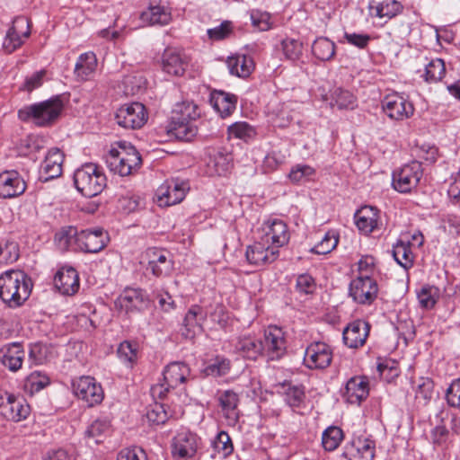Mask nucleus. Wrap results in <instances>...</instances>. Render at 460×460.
<instances>
[{"mask_svg": "<svg viewBox=\"0 0 460 460\" xmlns=\"http://www.w3.org/2000/svg\"><path fill=\"white\" fill-rule=\"evenodd\" d=\"M31 279L22 270H10L0 276V298L9 307L22 305L30 296Z\"/></svg>", "mask_w": 460, "mask_h": 460, "instance_id": "nucleus-1", "label": "nucleus"}, {"mask_svg": "<svg viewBox=\"0 0 460 460\" xmlns=\"http://www.w3.org/2000/svg\"><path fill=\"white\" fill-rule=\"evenodd\" d=\"M200 116L199 107L193 102L177 103L172 116L170 132L182 141H191L198 133L195 121Z\"/></svg>", "mask_w": 460, "mask_h": 460, "instance_id": "nucleus-2", "label": "nucleus"}, {"mask_svg": "<svg viewBox=\"0 0 460 460\" xmlns=\"http://www.w3.org/2000/svg\"><path fill=\"white\" fill-rule=\"evenodd\" d=\"M64 103L59 95L49 100L25 106L18 111V118L22 121H32L39 127L51 126L60 116Z\"/></svg>", "mask_w": 460, "mask_h": 460, "instance_id": "nucleus-3", "label": "nucleus"}, {"mask_svg": "<svg viewBox=\"0 0 460 460\" xmlns=\"http://www.w3.org/2000/svg\"><path fill=\"white\" fill-rule=\"evenodd\" d=\"M107 179L102 169L95 164L87 163L75 170L74 183L84 197L93 198L104 190Z\"/></svg>", "mask_w": 460, "mask_h": 460, "instance_id": "nucleus-4", "label": "nucleus"}, {"mask_svg": "<svg viewBox=\"0 0 460 460\" xmlns=\"http://www.w3.org/2000/svg\"><path fill=\"white\" fill-rule=\"evenodd\" d=\"M190 376V368L182 361H173L166 365L163 370V379L160 383L152 386L154 396L164 399L168 393L185 384Z\"/></svg>", "mask_w": 460, "mask_h": 460, "instance_id": "nucleus-5", "label": "nucleus"}, {"mask_svg": "<svg viewBox=\"0 0 460 460\" xmlns=\"http://www.w3.org/2000/svg\"><path fill=\"white\" fill-rule=\"evenodd\" d=\"M111 171L120 176H128L140 168L142 158L139 152L131 145L119 144V149L112 148L107 159Z\"/></svg>", "mask_w": 460, "mask_h": 460, "instance_id": "nucleus-6", "label": "nucleus"}, {"mask_svg": "<svg viewBox=\"0 0 460 460\" xmlns=\"http://www.w3.org/2000/svg\"><path fill=\"white\" fill-rule=\"evenodd\" d=\"M422 175L421 163L412 161L393 172L392 185L398 192L409 193L417 187Z\"/></svg>", "mask_w": 460, "mask_h": 460, "instance_id": "nucleus-7", "label": "nucleus"}, {"mask_svg": "<svg viewBox=\"0 0 460 460\" xmlns=\"http://www.w3.org/2000/svg\"><path fill=\"white\" fill-rule=\"evenodd\" d=\"M117 124L127 129L142 128L147 121L146 107L140 102H131L119 107L115 114Z\"/></svg>", "mask_w": 460, "mask_h": 460, "instance_id": "nucleus-8", "label": "nucleus"}, {"mask_svg": "<svg viewBox=\"0 0 460 460\" xmlns=\"http://www.w3.org/2000/svg\"><path fill=\"white\" fill-rule=\"evenodd\" d=\"M349 296L360 305H371L376 298L378 286L369 275H359L349 284Z\"/></svg>", "mask_w": 460, "mask_h": 460, "instance_id": "nucleus-9", "label": "nucleus"}, {"mask_svg": "<svg viewBox=\"0 0 460 460\" xmlns=\"http://www.w3.org/2000/svg\"><path fill=\"white\" fill-rule=\"evenodd\" d=\"M72 385L74 394L84 401L89 407L97 405L103 400V390L92 376H81L73 381Z\"/></svg>", "mask_w": 460, "mask_h": 460, "instance_id": "nucleus-10", "label": "nucleus"}, {"mask_svg": "<svg viewBox=\"0 0 460 460\" xmlns=\"http://www.w3.org/2000/svg\"><path fill=\"white\" fill-rule=\"evenodd\" d=\"M190 62V57L183 50L176 48H166L161 56L162 70L173 76H182Z\"/></svg>", "mask_w": 460, "mask_h": 460, "instance_id": "nucleus-11", "label": "nucleus"}, {"mask_svg": "<svg viewBox=\"0 0 460 460\" xmlns=\"http://www.w3.org/2000/svg\"><path fill=\"white\" fill-rule=\"evenodd\" d=\"M0 408L3 409L2 413L6 419L15 422L25 420L31 412V407L23 397L8 392L0 395Z\"/></svg>", "mask_w": 460, "mask_h": 460, "instance_id": "nucleus-12", "label": "nucleus"}, {"mask_svg": "<svg viewBox=\"0 0 460 460\" xmlns=\"http://www.w3.org/2000/svg\"><path fill=\"white\" fill-rule=\"evenodd\" d=\"M332 360V350L325 342H312L305 349L304 364L310 369H323L329 367Z\"/></svg>", "mask_w": 460, "mask_h": 460, "instance_id": "nucleus-13", "label": "nucleus"}, {"mask_svg": "<svg viewBox=\"0 0 460 460\" xmlns=\"http://www.w3.org/2000/svg\"><path fill=\"white\" fill-rule=\"evenodd\" d=\"M381 103L384 112L392 119L403 120L414 112L412 103L398 93L386 95Z\"/></svg>", "mask_w": 460, "mask_h": 460, "instance_id": "nucleus-14", "label": "nucleus"}, {"mask_svg": "<svg viewBox=\"0 0 460 460\" xmlns=\"http://www.w3.org/2000/svg\"><path fill=\"white\" fill-rule=\"evenodd\" d=\"M188 190L189 186L185 181H166L156 190L159 205L169 207L181 202Z\"/></svg>", "mask_w": 460, "mask_h": 460, "instance_id": "nucleus-15", "label": "nucleus"}, {"mask_svg": "<svg viewBox=\"0 0 460 460\" xmlns=\"http://www.w3.org/2000/svg\"><path fill=\"white\" fill-rule=\"evenodd\" d=\"M376 443L373 439L358 436L348 442L342 456L348 460H373Z\"/></svg>", "mask_w": 460, "mask_h": 460, "instance_id": "nucleus-16", "label": "nucleus"}, {"mask_svg": "<svg viewBox=\"0 0 460 460\" xmlns=\"http://www.w3.org/2000/svg\"><path fill=\"white\" fill-rule=\"evenodd\" d=\"M110 241L102 228L84 229L79 232L77 247L88 253H96L104 249Z\"/></svg>", "mask_w": 460, "mask_h": 460, "instance_id": "nucleus-17", "label": "nucleus"}, {"mask_svg": "<svg viewBox=\"0 0 460 460\" xmlns=\"http://www.w3.org/2000/svg\"><path fill=\"white\" fill-rule=\"evenodd\" d=\"M263 356L269 360H278L281 358L287 349L286 340L282 330L277 326L269 327L264 333Z\"/></svg>", "mask_w": 460, "mask_h": 460, "instance_id": "nucleus-18", "label": "nucleus"}, {"mask_svg": "<svg viewBox=\"0 0 460 460\" xmlns=\"http://www.w3.org/2000/svg\"><path fill=\"white\" fill-rule=\"evenodd\" d=\"M30 34L29 20L23 16L15 18L4 38V49L9 53L13 52L23 44L24 40L29 38Z\"/></svg>", "mask_w": 460, "mask_h": 460, "instance_id": "nucleus-19", "label": "nucleus"}, {"mask_svg": "<svg viewBox=\"0 0 460 460\" xmlns=\"http://www.w3.org/2000/svg\"><path fill=\"white\" fill-rule=\"evenodd\" d=\"M279 251L262 240L247 246L245 257L249 264L260 267L271 263L279 257Z\"/></svg>", "mask_w": 460, "mask_h": 460, "instance_id": "nucleus-20", "label": "nucleus"}, {"mask_svg": "<svg viewBox=\"0 0 460 460\" xmlns=\"http://www.w3.org/2000/svg\"><path fill=\"white\" fill-rule=\"evenodd\" d=\"M26 188L25 181L17 171L10 170L0 173V198L19 197L25 192Z\"/></svg>", "mask_w": 460, "mask_h": 460, "instance_id": "nucleus-21", "label": "nucleus"}, {"mask_svg": "<svg viewBox=\"0 0 460 460\" xmlns=\"http://www.w3.org/2000/svg\"><path fill=\"white\" fill-rule=\"evenodd\" d=\"M148 303V297L142 289L126 288L116 299L115 305L128 314L144 310Z\"/></svg>", "mask_w": 460, "mask_h": 460, "instance_id": "nucleus-22", "label": "nucleus"}, {"mask_svg": "<svg viewBox=\"0 0 460 460\" xmlns=\"http://www.w3.org/2000/svg\"><path fill=\"white\" fill-rule=\"evenodd\" d=\"M261 240L271 247L279 248L286 245L290 238L287 224L280 219H273L263 226Z\"/></svg>", "mask_w": 460, "mask_h": 460, "instance_id": "nucleus-23", "label": "nucleus"}, {"mask_svg": "<svg viewBox=\"0 0 460 460\" xmlns=\"http://www.w3.org/2000/svg\"><path fill=\"white\" fill-rule=\"evenodd\" d=\"M54 287L64 296H74L80 288L79 276L71 266L61 267L54 276Z\"/></svg>", "mask_w": 460, "mask_h": 460, "instance_id": "nucleus-24", "label": "nucleus"}, {"mask_svg": "<svg viewBox=\"0 0 460 460\" xmlns=\"http://www.w3.org/2000/svg\"><path fill=\"white\" fill-rule=\"evenodd\" d=\"M369 394V382L367 376H356L350 377L345 385L341 395L350 404H360Z\"/></svg>", "mask_w": 460, "mask_h": 460, "instance_id": "nucleus-25", "label": "nucleus"}, {"mask_svg": "<svg viewBox=\"0 0 460 460\" xmlns=\"http://www.w3.org/2000/svg\"><path fill=\"white\" fill-rule=\"evenodd\" d=\"M370 324L364 320H355L349 323L342 332L344 344L350 349L362 347L369 335Z\"/></svg>", "mask_w": 460, "mask_h": 460, "instance_id": "nucleus-26", "label": "nucleus"}, {"mask_svg": "<svg viewBox=\"0 0 460 460\" xmlns=\"http://www.w3.org/2000/svg\"><path fill=\"white\" fill-rule=\"evenodd\" d=\"M199 438L190 432H181L172 442V454L174 457L187 459L193 457L199 447Z\"/></svg>", "mask_w": 460, "mask_h": 460, "instance_id": "nucleus-27", "label": "nucleus"}, {"mask_svg": "<svg viewBox=\"0 0 460 460\" xmlns=\"http://www.w3.org/2000/svg\"><path fill=\"white\" fill-rule=\"evenodd\" d=\"M208 317V313L199 305H192L185 314L183 319L182 334L188 338L192 339L198 332L203 331V323Z\"/></svg>", "mask_w": 460, "mask_h": 460, "instance_id": "nucleus-28", "label": "nucleus"}, {"mask_svg": "<svg viewBox=\"0 0 460 460\" xmlns=\"http://www.w3.org/2000/svg\"><path fill=\"white\" fill-rule=\"evenodd\" d=\"M63 161L64 155L58 148L49 150L41 164L40 179L48 181L59 177L62 173Z\"/></svg>", "mask_w": 460, "mask_h": 460, "instance_id": "nucleus-29", "label": "nucleus"}, {"mask_svg": "<svg viewBox=\"0 0 460 460\" xmlns=\"http://www.w3.org/2000/svg\"><path fill=\"white\" fill-rule=\"evenodd\" d=\"M25 351L20 342H12L0 349V362L12 372L22 368Z\"/></svg>", "mask_w": 460, "mask_h": 460, "instance_id": "nucleus-30", "label": "nucleus"}, {"mask_svg": "<svg viewBox=\"0 0 460 460\" xmlns=\"http://www.w3.org/2000/svg\"><path fill=\"white\" fill-rule=\"evenodd\" d=\"M218 402L224 417L229 425H235L239 419V397L232 390H226L218 395Z\"/></svg>", "mask_w": 460, "mask_h": 460, "instance_id": "nucleus-31", "label": "nucleus"}, {"mask_svg": "<svg viewBox=\"0 0 460 460\" xmlns=\"http://www.w3.org/2000/svg\"><path fill=\"white\" fill-rule=\"evenodd\" d=\"M209 102L222 118H226L235 110L237 97L223 91H213L210 93Z\"/></svg>", "mask_w": 460, "mask_h": 460, "instance_id": "nucleus-32", "label": "nucleus"}, {"mask_svg": "<svg viewBox=\"0 0 460 460\" xmlns=\"http://www.w3.org/2000/svg\"><path fill=\"white\" fill-rule=\"evenodd\" d=\"M355 220L361 232L370 234L379 227V210L371 206H364L356 212Z\"/></svg>", "mask_w": 460, "mask_h": 460, "instance_id": "nucleus-33", "label": "nucleus"}, {"mask_svg": "<svg viewBox=\"0 0 460 460\" xmlns=\"http://www.w3.org/2000/svg\"><path fill=\"white\" fill-rule=\"evenodd\" d=\"M238 352L245 358L256 360L263 355L262 340L254 336L241 337L236 344Z\"/></svg>", "mask_w": 460, "mask_h": 460, "instance_id": "nucleus-34", "label": "nucleus"}, {"mask_svg": "<svg viewBox=\"0 0 460 460\" xmlns=\"http://www.w3.org/2000/svg\"><path fill=\"white\" fill-rule=\"evenodd\" d=\"M226 64L231 75L243 78L249 76L254 67L252 59L245 55L229 57Z\"/></svg>", "mask_w": 460, "mask_h": 460, "instance_id": "nucleus-35", "label": "nucleus"}, {"mask_svg": "<svg viewBox=\"0 0 460 460\" xmlns=\"http://www.w3.org/2000/svg\"><path fill=\"white\" fill-rule=\"evenodd\" d=\"M392 253L394 261L404 270H409L413 266L414 256L410 241L398 240L393 246Z\"/></svg>", "mask_w": 460, "mask_h": 460, "instance_id": "nucleus-36", "label": "nucleus"}, {"mask_svg": "<svg viewBox=\"0 0 460 460\" xmlns=\"http://www.w3.org/2000/svg\"><path fill=\"white\" fill-rule=\"evenodd\" d=\"M97 67V58L93 52L79 56L75 66V74L81 80H88Z\"/></svg>", "mask_w": 460, "mask_h": 460, "instance_id": "nucleus-37", "label": "nucleus"}, {"mask_svg": "<svg viewBox=\"0 0 460 460\" xmlns=\"http://www.w3.org/2000/svg\"><path fill=\"white\" fill-rule=\"evenodd\" d=\"M331 96V104L337 106L339 110H354L358 106L357 97L349 90L336 88Z\"/></svg>", "mask_w": 460, "mask_h": 460, "instance_id": "nucleus-38", "label": "nucleus"}, {"mask_svg": "<svg viewBox=\"0 0 460 460\" xmlns=\"http://www.w3.org/2000/svg\"><path fill=\"white\" fill-rule=\"evenodd\" d=\"M54 351L51 346L36 342L30 345L29 359L34 365H43L54 358Z\"/></svg>", "mask_w": 460, "mask_h": 460, "instance_id": "nucleus-39", "label": "nucleus"}, {"mask_svg": "<svg viewBox=\"0 0 460 460\" xmlns=\"http://www.w3.org/2000/svg\"><path fill=\"white\" fill-rule=\"evenodd\" d=\"M285 402L292 408L300 407L305 401V394L303 385L285 382L281 385Z\"/></svg>", "mask_w": 460, "mask_h": 460, "instance_id": "nucleus-40", "label": "nucleus"}, {"mask_svg": "<svg viewBox=\"0 0 460 460\" xmlns=\"http://www.w3.org/2000/svg\"><path fill=\"white\" fill-rule=\"evenodd\" d=\"M312 53L321 61H329L335 55V43L328 38L319 37L312 45Z\"/></svg>", "mask_w": 460, "mask_h": 460, "instance_id": "nucleus-41", "label": "nucleus"}, {"mask_svg": "<svg viewBox=\"0 0 460 460\" xmlns=\"http://www.w3.org/2000/svg\"><path fill=\"white\" fill-rule=\"evenodd\" d=\"M141 17L152 25H163L170 22L171 13L164 6L150 5L146 11L142 13Z\"/></svg>", "mask_w": 460, "mask_h": 460, "instance_id": "nucleus-42", "label": "nucleus"}, {"mask_svg": "<svg viewBox=\"0 0 460 460\" xmlns=\"http://www.w3.org/2000/svg\"><path fill=\"white\" fill-rule=\"evenodd\" d=\"M344 438L343 430L337 426L328 427L323 433L322 445L326 451L335 450Z\"/></svg>", "mask_w": 460, "mask_h": 460, "instance_id": "nucleus-43", "label": "nucleus"}, {"mask_svg": "<svg viewBox=\"0 0 460 460\" xmlns=\"http://www.w3.org/2000/svg\"><path fill=\"white\" fill-rule=\"evenodd\" d=\"M446 75L445 63L441 58L432 59L425 66L423 77L425 82L434 84L441 81Z\"/></svg>", "mask_w": 460, "mask_h": 460, "instance_id": "nucleus-44", "label": "nucleus"}, {"mask_svg": "<svg viewBox=\"0 0 460 460\" xmlns=\"http://www.w3.org/2000/svg\"><path fill=\"white\" fill-rule=\"evenodd\" d=\"M231 360L224 356H217L212 361L203 369V374L207 376H224L230 372Z\"/></svg>", "mask_w": 460, "mask_h": 460, "instance_id": "nucleus-45", "label": "nucleus"}, {"mask_svg": "<svg viewBox=\"0 0 460 460\" xmlns=\"http://www.w3.org/2000/svg\"><path fill=\"white\" fill-rule=\"evenodd\" d=\"M137 348L136 342L122 341L117 349L119 358L128 367H133L137 359Z\"/></svg>", "mask_w": 460, "mask_h": 460, "instance_id": "nucleus-46", "label": "nucleus"}, {"mask_svg": "<svg viewBox=\"0 0 460 460\" xmlns=\"http://www.w3.org/2000/svg\"><path fill=\"white\" fill-rule=\"evenodd\" d=\"M79 232L75 226H66L55 234V243L61 250H67L73 243L77 245Z\"/></svg>", "mask_w": 460, "mask_h": 460, "instance_id": "nucleus-47", "label": "nucleus"}, {"mask_svg": "<svg viewBox=\"0 0 460 460\" xmlns=\"http://www.w3.org/2000/svg\"><path fill=\"white\" fill-rule=\"evenodd\" d=\"M338 243L339 234L335 230H329L310 252L315 254H328L336 248Z\"/></svg>", "mask_w": 460, "mask_h": 460, "instance_id": "nucleus-48", "label": "nucleus"}, {"mask_svg": "<svg viewBox=\"0 0 460 460\" xmlns=\"http://www.w3.org/2000/svg\"><path fill=\"white\" fill-rule=\"evenodd\" d=\"M50 384L49 377L40 372L33 371L25 379L24 388L31 394L38 393Z\"/></svg>", "mask_w": 460, "mask_h": 460, "instance_id": "nucleus-49", "label": "nucleus"}, {"mask_svg": "<svg viewBox=\"0 0 460 460\" xmlns=\"http://www.w3.org/2000/svg\"><path fill=\"white\" fill-rule=\"evenodd\" d=\"M228 134L230 137L248 142L255 137L256 129L247 122L239 121L228 127Z\"/></svg>", "mask_w": 460, "mask_h": 460, "instance_id": "nucleus-50", "label": "nucleus"}, {"mask_svg": "<svg viewBox=\"0 0 460 460\" xmlns=\"http://www.w3.org/2000/svg\"><path fill=\"white\" fill-rule=\"evenodd\" d=\"M110 425L105 420H94L85 430L84 438L87 443L93 442L99 444L102 442V438L109 430Z\"/></svg>", "mask_w": 460, "mask_h": 460, "instance_id": "nucleus-51", "label": "nucleus"}, {"mask_svg": "<svg viewBox=\"0 0 460 460\" xmlns=\"http://www.w3.org/2000/svg\"><path fill=\"white\" fill-rule=\"evenodd\" d=\"M214 450L226 458L233 453L234 446L230 436L226 431H220L212 441Z\"/></svg>", "mask_w": 460, "mask_h": 460, "instance_id": "nucleus-52", "label": "nucleus"}, {"mask_svg": "<svg viewBox=\"0 0 460 460\" xmlns=\"http://www.w3.org/2000/svg\"><path fill=\"white\" fill-rule=\"evenodd\" d=\"M281 48L285 58L291 61L298 60L303 54V43L295 39H284Z\"/></svg>", "mask_w": 460, "mask_h": 460, "instance_id": "nucleus-53", "label": "nucleus"}, {"mask_svg": "<svg viewBox=\"0 0 460 460\" xmlns=\"http://www.w3.org/2000/svg\"><path fill=\"white\" fill-rule=\"evenodd\" d=\"M402 9V4L397 0H384L376 6V16L391 19L401 13Z\"/></svg>", "mask_w": 460, "mask_h": 460, "instance_id": "nucleus-54", "label": "nucleus"}, {"mask_svg": "<svg viewBox=\"0 0 460 460\" xmlns=\"http://www.w3.org/2000/svg\"><path fill=\"white\" fill-rule=\"evenodd\" d=\"M438 298V289L432 286L422 287L418 293V299L421 307L431 309L436 305Z\"/></svg>", "mask_w": 460, "mask_h": 460, "instance_id": "nucleus-55", "label": "nucleus"}, {"mask_svg": "<svg viewBox=\"0 0 460 460\" xmlns=\"http://www.w3.org/2000/svg\"><path fill=\"white\" fill-rule=\"evenodd\" d=\"M315 173V170L307 164H296L293 166L288 173V178L293 183H300L307 181Z\"/></svg>", "mask_w": 460, "mask_h": 460, "instance_id": "nucleus-56", "label": "nucleus"}, {"mask_svg": "<svg viewBox=\"0 0 460 460\" xmlns=\"http://www.w3.org/2000/svg\"><path fill=\"white\" fill-rule=\"evenodd\" d=\"M174 269L173 260H164V262L155 263L154 261H148L146 270H150L151 273L156 278H165L170 276Z\"/></svg>", "mask_w": 460, "mask_h": 460, "instance_id": "nucleus-57", "label": "nucleus"}, {"mask_svg": "<svg viewBox=\"0 0 460 460\" xmlns=\"http://www.w3.org/2000/svg\"><path fill=\"white\" fill-rule=\"evenodd\" d=\"M146 418L150 423L160 425L166 422L168 414L164 404L155 402L147 410Z\"/></svg>", "mask_w": 460, "mask_h": 460, "instance_id": "nucleus-58", "label": "nucleus"}, {"mask_svg": "<svg viewBox=\"0 0 460 460\" xmlns=\"http://www.w3.org/2000/svg\"><path fill=\"white\" fill-rule=\"evenodd\" d=\"M250 18L252 26L260 31H266L270 29V15L269 13L260 10H252L250 12Z\"/></svg>", "mask_w": 460, "mask_h": 460, "instance_id": "nucleus-59", "label": "nucleus"}, {"mask_svg": "<svg viewBox=\"0 0 460 460\" xmlns=\"http://www.w3.org/2000/svg\"><path fill=\"white\" fill-rule=\"evenodd\" d=\"M446 400L449 406L460 408V378L450 384L446 392Z\"/></svg>", "mask_w": 460, "mask_h": 460, "instance_id": "nucleus-60", "label": "nucleus"}, {"mask_svg": "<svg viewBox=\"0 0 460 460\" xmlns=\"http://www.w3.org/2000/svg\"><path fill=\"white\" fill-rule=\"evenodd\" d=\"M296 288L301 294H312L315 289L314 279L308 274H301L296 279Z\"/></svg>", "mask_w": 460, "mask_h": 460, "instance_id": "nucleus-61", "label": "nucleus"}, {"mask_svg": "<svg viewBox=\"0 0 460 460\" xmlns=\"http://www.w3.org/2000/svg\"><path fill=\"white\" fill-rule=\"evenodd\" d=\"M434 384L430 378H421L416 389V398L430 400L433 394Z\"/></svg>", "mask_w": 460, "mask_h": 460, "instance_id": "nucleus-62", "label": "nucleus"}, {"mask_svg": "<svg viewBox=\"0 0 460 460\" xmlns=\"http://www.w3.org/2000/svg\"><path fill=\"white\" fill-rule=\"evenodd\" d=\"M231 31L232 23L228 21H225L220 25L208 30V35L211 40H220L226 38Z\"/></svg>", "mask_w": 460, "mask_h": 460, "instance_id": "nucleus-63", "label": "nucleus"}, {"mask_svg": "<svg viewBox=\"0 0 460 460\" xmlns=\"http://www.w3.org/2000/svg\"><path fill=\"white\" fill-rule=\"evenodd\" d=\"M117 460H147L145 451L139 447L124 448L117 456Z\"/></svg>", "mask_w": 460, "mask_h": 460, "instance_id": "nucleus-64", "label": "nucleus"}]
</instances>
